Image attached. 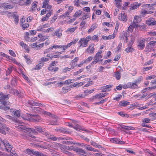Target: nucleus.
Instances as JSON below:
<instances>
[{
  "instance_id": "nucleus-1",
  "label": "nucleus",
  "mask_w": 156,
  "mask_h": 156,
  "mask_svg": "<svg viewBox=\"0 0 156 156\" xmlns=\"http://www.w3.org/2000/svg\"><path fill=\"white\" fill-rule=\"evenodd\" d=\"M20 127L21 129V131L23 132L21 134L23 136L24 138H26L27 136H30V133L31 132L34 133H38L39 132L45 136L46 135L45 133L48 132L45 130L44 128L42 129L40 126L36 127L35 129L29 128L23 125H21Z\"/></svg>"
},
{
  "instance_id": "nucleus-2",
  "label": "nucleus",
  "mask_w": 156,
  "mask_h": 156,
  "mask_svg": "<svg viewBox=\"0 0 156 156\" xmlns=\"http://www.w3.org/2000/svg\"><path fill=\"white\" fill-rule=\"evenodd\" d=\"M25 120H27L31 122H39L41 120V117L39 115L30 114L22 117Z\"/></svg>"
},
{
  "instance_id": "nucleus-3",
  "label": "nucleus",
  "mask_w": 156,
  "mask_h": 156,
  "mask_svg": "<svg viewBox=\"0 0 156 156\" xmlns=\"http://www.w3.org/2000/svg\"><path fill=\"white\" fill-rule=\"evenodd\" d=\"M9 98L8 95H4L2 93H0V102L4 105V109L6 110L10 108L9 105V103L5 101V100L8 99Z\"/></svg>"
},
{
  "instance_id": "nucleus-4",
  "label": "nucleus",
  "mask_w": 156,
  "mask_h": 156,
  "mask_svg": "<svg viewBox=\"0 0 156 156\" xmlns=\"http://www.w3.org/2000/svg\"><path fill=\"white\" fill-rule=\"evenodd\" d=\"M0 149L9 152L12 150V146L9 144L8 141L4 140L0 143Z\"/></svg>"
},
{
  "instance_id": "nucleus-5",
  "label": "nucleus",
  "mask_w": 156,
  "mask_h": 156,
  "mask_svg": "<svg viewBox=\"0 0 156 156\" xmlns=\"http://www.w3.org/2000/svg\"><path fill=\"white\" fill-rule=\"evenodd\" d=\"M102 52V51L99 50L96 54L94 57V61L92 62V64H95L97 62L102 61L103 60V59H101L103 57L102 55H101Z\"/></svg>"
},
{
  "instance_id": "nucleus-6",
  "label": "nucleus",
  "mask_w": 156,
  "mask_h": 156,
  "mask_svg": "<svg viewBox=\"0 0 156 156\" xmlns=\"http://www.w3.org/2000/svg\"><path fill=\"white\" fill-rule=\"evenodd\" d=\"M15 4V2L12 1H9L8 2L2 3L1 6L6 9H10L13 8Z\"/></svg>"
},
{
  "instance_id": "nucleus-7",
  "label": "nucleus",
  "mask_w": 156,
  "mask_h": 156,
  "mask_svg": "<svg viewBox=\"0 0 156 156\" xmlns=\"http://www.w3.org/2000/svg\"><path fill=\"white\" fill-rule=\"evenodd\" d=\"M5 117L6 118L9 119L10 120V122L11 123L18 124L19 126H19V127L20 128V127H21V126L22 125V122L19 121V120H17L16 119H15L14 118H13L12 117L9 115H5Z\"/></svg>"
},
{
  "instance_id": "nucleus-8",
  "label": "nucleus",
  "mask_w": 156,
  "mask_h": 156,
  "mask_svg": "<svg viewBox=\"0 0 156 156\" xmlns=\"http://www.w3.org/2000/svg\"><path fill=\"white\" fill-rule=\"evenodd\" d=\"M88 42V40L87 38H81L78 42L80 44L79 48L81 47H86L87 46Z\"/></svg>"
},
{
  "instance_id": "nucleus-9",
  "label": "nucleus",
  "mask_w": 156,
  "mask_h": 156,
  "mask_svg": "<svg viewBox=\"0 0 156 156\" xmlns=\"http://www.w3.org/2000/svg\"><path fill=\"white\" fill-rule=\"evenodd\" d=\"M145 40L144 38L141 39L138 41L137 47L139 49L142 50L145 46Z\"/></svg>"
},
{
  "instance_id": "nucleus-10",
  "label": "nucleus",
  "mask_w": 156,
  "mask_h": 156,
  "mask_svg": "<svg viewBox=\"0 0 156 156\" xmlns=\"http://www.w3.org/2000/svg\"><path fill=\"white\" fill-rule=\"evenodd\" d=\"M107 93H100L94 96L92 99H97L98 101H99L101 98L105 97L107 95Z\"/></svg>"
},
{
  "instance_id": "nucleus-11",
  "label": "nucleus",
  "mask_w": 156,
  "mask_h": 156,
  "mask_svg": "<svg viewBox=\"0 0 156 156\" xmlns=\"http://www.w3.org/2000/svg\"><path fill=\"white\" fill-rule=\"evenodd\" d=\"M137 87L135 83H128L124 85L123 88L124 89L130 88L132 89H135Z\"/></svg>"
},
{
  "instance_id": "nucleus-12",
  "label": "nucleus",
  "mask_w": 156,
  "mask_h": 156,
  "mask_svg": "<svg viewBox=\"0 0 156 156\" xmlns=\"http://www.w3.org/2000/svg\"><path fill=\"white\" fill-rule=\"evenodd\" d=\"M94 47V44H91L89 45L85 51V52L88 53L90 55L93 53L95 49Z\"/></svg>"
},
{
  "instance_id": "nucleus-13",
  "label": "nucleus",
  "mask_w": 156,
  "mask_h": 156,
  "mask_svg": "<svg viewBox=\"0 0 156 156\" xmlns=\"http://www.w3.org/2000/svg\"><path fill=\"white\" fill-rule=\"evenodd\" d=\"M9 129V128L7 127L5 125L1 124L0 126V133L3 134H5L6 132L5 130L7 131H8Z\"/></svg>"
},
{
  "instance_id": "nucleus-14",
  "label": "nucleus",
  "mask_w": 156,
  "mask_h": 156,
  "mask_svg": "<svg viewBox=\"0 0 156 156\" xmlns=\"http://www.w3.org/2000/svg\"><path fill=\"white\" fill-rule=\"evenodd\" d=\"M62 30L59 29L55 31L52 34V35L53 36H56L58 38H60L62 35Z\"/></svg>"
},
{
  "instance_id": "nucleus-15",
  "label": "nucleus",
  "mask_w": 156,
  "mask_h": 156,
  "mask_svg": "<svg viewBox=\"0 0 156 156\" xmlns=\"http://www.w3.org/2000/svg\"><path fill=\"white\" fill-rule=\"evenodd\" d=\"M146 24L149 26H153L156 24V21L153 18H149L146 20Z\"/></svg>"
},
{
  "instance_id": "nucleus-16",
  "label": "nucleus",
  "mask_w": 156,
  "mask_h": 156,
  "mask_svg": "<svg viewBox=\"0 0 156 156\" xmlns=\"http://www.w3.org/2000/svg\"><path fill=\"white\" fill-rule=\"evenodd\" d=\"M118 18L120 20L124 22H126L127 20L126 15L124 12H122L119 15Z\"/></svg>"
},
{
  "instance_id": "nucleus-17",
  "label": "nucleus",
  "mask_w": 156,
  "mask_h": 156,
  "mask_svg": "<svg viewBox=\"0 0 156 156\" xmlns=\"http://www.w3.org/2000/svg\"><path fill=\"white\" fill-rule=\"evenodd\" d=\"M98 25L96 23H93L90 26V28L87 31V32L89 33H90L92 32L94 30H95L98 27Z\"/></svg>"
},
{
  "instance_id": "nucleus-18",
  "label": "nucleus",
  "mask_w": 156,
  "mask_h": 156,
  "mask_svg": "<svg viewBox=\"0 0 156 156\" xmlns=\"http://www.w3.org/2000/svg\"><path fill=\"white\" fill-rule=\"evenodd\" d=\"M141 3H138L137 2L132 4L131 5L130 9L134 10L138 8L141 5Z\"/></svg>"
},
{
  "instance_id": "nucleus-19",
  "label": "nucleus",
  "mask_w": 156,
  "mask_h": 156,
  "mask_svg": "<svg viewBox=\"0 0 156 156\" xmlns=\"http://www.w3.org/2000/svg\"><path fill=\"white\" fill-rule=\"evenodd\" d=\"M28 103L31 105L33 106H40L41 105V103H38L32 100H29Z\"/></svg>"
},
{
  "instance_id": "nucleus-20",
  "label": "nucleus",
  "mask_w": 156,
  "mask_h": 156,
  "mask_svg": "<svg viewBox=\"0 0 156 156\" xmlns=\"http://www.w3.org/2000/svg\"><path fill=\"white\" fill-rule=\"evenodd\" d=\"M110 141L111 142L114 143H117L120 144H123L124 143L123 141L120 140L118 139L113 138L111 139Z\"/></svg>"
},
{
  "instance_id": "nucleus-21",
  "label": "nucleus",
  "mask_w": 156,
  "mask_h": 156,
  "mask_svg": "<svg viewBox=\"0 0 156 156\" xmlns=\"http://www.w3.org/2000/svg\"><path fill=\"white\" fill-rule=\"evenodd\" d=\"M10 112L11 114L14 116L18 117L20 116V111L19 110H13Z\"/></svg>"
},
{
  "instance_id": "nucleus-22",
  "label": "nucleus",
  "mask_w": 156,
  "mask_h": 156,
  "mask_svg": "<svg viewBox=\"0 0 156 156\" xmlns=\"http://www.w3.org/2000/svg\"><path fill=\"white\" fill-rule=\"evenodd\" d=\"M49 27V24H44L43 25H40L39 26L37 29L38 31H42L44 30V28H47Z\"/></svg>"
},
{
  "instance_id": "nucleus-23",
  "label": "nucleus",
  "mask_w": 156,
  "mask_h": 156,
  "mask_svg": "<svg viewBox=\"0 0 156 156\" xmlns=\"http://www.w3.org/2000/svg\"><path fill=\"white\" fill-rule=\"evenodd\" d=\"M46 135L45 136L47 137L48 138L51 139V140L56 141L57 140V138L55 136H54L53 135H52L50 134L48 132L45 133Z\"/></svg>"
},
{
  "instance_id": "nucleus-24",
  "label": "nucleus",
  "mask_w": 156,
  "mask_h": 156,
  "mask_svg": "<svg viewBox=\"0 0 156 156\" xmlns=\"http://www.w3.org/2000/svg\"><path fill=\"white\" fill-rule=\"evenodd\" d=\"M77 29L76 27L72 28H68L66 31V33L72 34Z\"/></svg>"
},
{
  "instance_id": "nucleus-25",
  "label": "nucleus",
  "mask_w": 156,
  "mask_h": 156,
  "mask_svg": "<svg viewBox=\"0 0 156 156\" xmlns=\"http://www.w3.org/2000/svg\"><path fill=\"white\" fill-rule=\"evenodd\" d=\"M74 151L80 153L82 154H86V152L83 149L78 147H76L74 149Z\"/></svg>"
},
{
  "instance_id": "nucleus-26",
  "label": "nucleus",
  "mask_w": 156,
  "mask_h": 156,
  "mask_svg": "<svg viewBox=\"0 0 156 156\" xmlns=\"http://www.w3.org/2000/svg\"><path fill=\"white\" fill-rule=\"evenodd\" d=\"M152 47L148 43L146 45V47L144 50L146 52H151L152 50Z\"/></svg>"
},
{
  "instance_id": "nucleus-27",
  "label": "nucleus",
  "mask_w": 156,
  "mask_h": 156,
  "mask_svg": "<svg viewBox=\"0 0 156 156\" xmlns=\"http://www.w3.org/2000/svg\"><path fill=\"white\" fill-rule=\"evenodd\" d=\"M114 77L116 78L117 80H119L121 77V73L119 71H117L114 73Z\"/></svg>"
},
{
  "instance_id": "nucleus-28",
  "label": "nucleus",
  "mask_w": 156,
  "mask_h": 156,
  "mask_svg": "<svg viewBox=\"0 0 156 156\" xmlns=\"http://www.w3.org/2000/svg\"><path fill=\"white\" fill-rule=\"evenodd\" d=\"M141 21L140 18L138 16H135L134 18L133 23H137L140 22Z\"/></svg>"
},
{
  "instance_id": "nucleus-29",
  "label": "nucleus",
  "mask_w": 156,
  "mask_h": 156,
  "mask_svg": "<svg viewBox=\"0 0 156 156\" xmlns=\"http://www.w3.org/2000/svg\"><path fill=\"white\" fill-rule=\"evenodd\" d=\"M64 45H56L55 44H54L51 47L52 48V49H53V48H54L55 49H56L58 48H62V49L63 51L65 50V48L64 49Z\"/></svg>"
},
{
  "instance_id": "nucleus-30",
  "label": "nucleus",
  "mask_w": 156,
  "mask_h": 156,
  "mask_svg": "<svg viewBox=\"0 0 156 156\" xmlns=\"http://www.w3.org/2000/svg\"><path fill=\"white\" fill-rule=\"evenodd\" d=\"M82 13V11L80 10H78L76 11L73 15L74 17H75L76 18V17H78L80 16Z\"/></svg>"
},
{
  "instance_id": "nucleus-31",
  "label": "nucleus",
  "mask_w": 156,
  "mask_h": 156,
  "mask_svg": "<svg viewBox=\"0 0 156 156\" xmlns=\"http://www.w3.org/2000/svg\"><path fill=\"white\" fill-rule=\"evenodd\" d=\"M44 64L43 63H40L35 66L33 70H39L43 66Z\"/></svg>"
},
{
  "instance_id": "nucleus-32",
  "label": "nucleus",
  "mask_w": 156,
  "mask_h": 156,
  "mask_svg": "<svg viewBox=\"0 0 156 156\" xmlns=\"http://www.w3.org/2000/svg\"><path fill=\"white\" fill-rule=\"evenodd\" d=\"M37 3V2H35L32 3V6L30 8V9L31 11H34L36 10L37 7V5L36 3Z\"/></svg>"
},
{
  "instance_id": "nucleus-33",
  "label": "nucleus",
  "mask_w": 156,
  "mask_h": 156,
  "mask_svg": "<svg viewBox=\"0 0 156 156\" xmlns=\"http://www.w3.org/2000/svg\"><path fill=\"white\" fill-rule=\"evenodd\" d=\"M79 58L78 57H75L73 60H72L71 62L70 65L72 66L74 68L75 66V62H77L79 60Z\"/></svg>"
},
{
  "instance_id": "nucleus-34",
  "label": "nucleus",
  "mask_w": 156,
  "mask_h": 156,
  "mask_svg": "<svg viewBox=\"0 0 156 156\" xmlns=\"http://www.w3.org/2000/svg\"><path fill=\"white\" fill-rule=\"evenodd\" d=\"M142 80V78L141 77H140L139 78H138V79L136 80H135L133 83H135V84L137 87L136 88H135V89H137L138 88V86L137 85V84L139 83H140V82Z\"/></svg>"
},
{
  "instance_id": "nucleus-35",
  "label": "nucleus",
  "mask_w": 156,
  "mask_h": 156,
  "mask_svg": "<svg viewBox=\"0 0 156 156\" xmlns=\"http://www.w3.org/2000/svg\"><path fill=\"white\" fill-rule=\"evenodd\" d=\"M120 105L123 106H126L127 105H129V102L127 101H122L119 103Z\"/></svg>"
},
{
  "instance_id": "nucleus-36",
  "label": "nucleus",
  "mask_w": 156,
  "mask_h": 156,
  "mask_svg": "<svg viewBox=\"0 0 156 156\" xmlns=\"http://www.w3.org/2000/svg\"><path fill=\"white\" fill-rule=\"evenodd\" d=\"M74 68L72 66V65H71V67L70 68L67 67L64 68L62 70V72L63 73H66L67 71H69L72 69H73Z\"/></svg>"
},
{
  "instance_id": "nucleus-37",
  "label": "nucleus",
  "mask_w": 156,
  "mask_h": 156,
  "mask_svg": "<svg viewBox=\"0 0 156 156\" xmlns=\"http://www.w3.org/2000/svg\"><path fill=\"white\" fill-rule=\"evenodd\" d=\"M134 50L133 48L131 46H128V47L125 49V51L127 53L131 52Z\"/></svg>"
},
{
  "instance_id": "nucleus-38",
  "label": "nucleus",
  "mask_w": 156,
  "mask_h": 156,
  "mask_svg": "<svg viewBox=\"0 0 156 156\" xmlns=\"http://www.w3.org/2000/svg\"><path fill=\"white\" fill-rule=\"evenodd\" d=\"M42 114L45 115H48L49 116L51 117H54L56 118V116H55V115L51 114L50 113L45 111H43Z\"/></svg>"
},
{
  "instance_id": "nucleus-39",
  "label": "nucleus",
  "mask_w": 156,
  "mask_h": 156,
  "mask_svg": "<svg viewBox=\"0 0 156 156\" xmlns=\"http://www.w3.org/2000/svg\"><path fill=\"white\" fill-rule=\"evenodd\" d=\"M111 86L110 85H106L103 87V92H106L107 91H108L110 90L109 89V88L111 87Z\"/></svg>"
},
{
  "instance_id": "nucleus-40",
  "label": "nucleus",
  "mask_w": 156,
  "mask_h": 156,
  "mask_svg": "<svg viewBox=\"0 0 156 156\" xmlns=\"http://www.w3.org/2000/svg\"><path fill=\"white\" fill-rule=\"evenodd\" d=\"M55 116H56V118L54 117H52L53 119L52 120L51 122H50V124H56L57 123V117L55 115Z\"/></svg>"
},
{
  "instance_id": "nucleus-41",
  "label": "nucleus",
  "mask_w": 156,
  "mask_h": 156,
  "mask_svg": "<svg viewBox=\"0 0 156 156\" xmlns=\"http://www.w3.org/2000/svg\"><path fill=\"white\" fill-rule=\"evenodd\" d=\"M130 37L131 38L130 41L129 42L128 46L132 47V45L133 44L135 40V38L133 36Z\"/></svg>"
},
{
  "instance_id": "nucleus-42",
  "label": "nucleus",
  "mask_w": 156,
  "mask_h": 156,
  "mask_svg": "<svg viewBox=\"0 0 156 156\" xmlns=\"http://www.w3.org/2000/svg\"><path fill=\"white\" fill-rule=\"evenodd\" d=\"M153 12L149 11H146V10H143L140 11V14L143 15H145L147 14H150L152 13Z\"/></svg>"
},
{
  "instance_id": "nucleus-43",
  "label": "nucleus",
  "mask_w": 156,
  "mask_h": 156,
  "mask_svg": "<svg viewBox=\"0 0 156 156\" xmlns=\"http://www.w3.org/2000/svg\"><path fill=\"white\" fill-rule=\"evenodd\" d=\"M74 129H76L77 130H78V129L81 130L83 131H87L86 129L84 128H82L81 126H80L78 125L77 124L76 126L75 127H73Z\"/></svg>"
},
{
  "instance_id": "nucleus-44",
  "label": "nucleus",
  "mask_w": 156,
  "mask_h": 156,
  "mask_svg": "<svg viewBox=\"0 0 156 156\" xmlns=\"http://www.w3.org/2000/svg\"><path fill=\"white\" fill-rule=\"evenodd\" d=\"M24 58L26 60V62L28 64L32 62V60L30 59V57L28 55H25L24 56Z\"/></svg>"
},
{
  "instance_id": "nucleus-45",
  "label": "nucleus",
  "mask_w": 156,
  "mask_h": 156,
  "mask_svg": "<svg viewBox=\"0 0 156 156\" xmlns=\"http://www.w3.org/2000/svg\"><path fill=\"white\" fill-rule=\"evenodd\" d=\"M85 96H86L85 94L84 95L82 94H79L78 95L76 96L75 97V98L77 99L82 98H84Z\"/></svg>"
},
{
  "instance_id": "nucleus-46",
  "label": "nucleus",
  "mask_w": 156,
  "mask_h": 156,
  "mask_svg": "<svg viewBox=\"0 0 156 156\" xmlns=\"http://www.w3.org/2000/svg\"><path fill=\"white\" fill-rule=\"evenodd\" d=\"M49 1L50 0H44V1L43 3V5L42 7L43 8H46L47 5L48 4Z\"/></svg>"
},
{
  "instance_id": "nucleus-47",
  "label": "nucleus",
  "mask_w": 156,
  "mask_h": 156,
  "mask_svg": "<svg viewBox=\"0 0 156 156\" xmlns=\"http://www.w3.org/2000/svg\"><path fill=\"white\" fill-rule=\"evenodd\" d=\"M54 29V28H53L50 27L47 29L44 30L43 31V32L46 33H49L53 31Z\"/></svg>"
},
{
  "instance_id": "nucleus-48",
  "label": "nucleus",
  "mask_w": 156,
  "mask_h": 156,
  "mask_svg": "<svg viewBox=\"0 0 156 156\" xmlns=\"http://www.w3.org/2000/svg\"><path fill=\"white\" fill-rule=\"evenodd\" d=\"M75 44L73 42V41H72V42L69 43L68 44L66 45H64V49L65 48V50H66L67 48L69 47H70L72 44Z\"/></svg>"
},
{
  "instance_id": "nucleus-49",
  "label": "nucleus",
  "mask_w": 156,
  "mask_h": 156,
  "mask_svg": "<svg viewBox=\"0 0 156 156\" xmlns=\"http://www.w3.org/2000/svg\"><path fill=\"white\" fill-rule=\"evenodd\" d=\"M11 93L12 94H13L18 96L20 94L18 91L17 90L14 89H12L11 91Z\"/></svg>"
},
{
  "instance_id": "nucleus-50",
  "label": "nucleus",
  "mask_w": 156,
  "mask_h": 156,
  "mask_svg": "<svg viewBox=\"0 0 156 156\" xmlns=\"http://www.w3.org/2000/svg\"><path fill=\"white\" fill-rule=\"evenodd\" d=\"M83 83L82 82H80V83H75L73 84V86L74 87H76L77 86L79 87L83 85Z\"/></svg>"
},
{
  "instance_id": "nucleus-51",
  "label": "nucleus",
  "mask_w": 156,
  "mask_h": 156,
  "mask_svg": "<svg viewBox=\"0 0 156 156\" xmlns=\"http://www.w3.org/2000/svg\"><path fill=\"white\" fill-rule=\"evenodd\" d=\"M90 144L91 145L95 147L98 148H100L101 147V146L100 145H98L95 142H94L93 141H91L90 142Z\"/></svg>"
},
{
  "instance_id": "nucleus-52",
  "label": "nucleus",
  "mask_w": 156,
  "mask_h": 156,
  "mask_svg": "<svg viewBox=\"0 0 156 156\" xmlns=\"http://www.w3.org/2000/svg\"><path fill=\"white\" fill-rule=\"evenodd\" d=\"M147 34L150 36H153L156 37V31H152L147 32Z\"/></svg>"
},
{
  "instance_id": "nucleus-53",
  "label": "nucleus",
  "mask_w": 156,
  "mask_h": 156,
  "mask_svg": "<svg viewBox=\"0 0 156 156\" xmlns=\"http://www.w3.org/2000/svg\"><path fill=\"white\" fill-rule=\"evenodd\" d=\"M13 18L14 19V21L16 24H17L18 23L19 21V16H18L15 15V14H14L13 15Z\"/></svg>"
},
{
  "instance_id": "nucleus-54",
  "label": "nucleus",
  "mask_w": 156,
  "mask_h": 156,
  "mask_svg": "<svg viewBox=\"0 0 156 156\" xmlns=\"http://www.w3.org/2000/svg\"><path fill=\"white\" fill-rule=\"evenodd\" d=\"M93 57L91 56H89L88 58H87L86 59L84 60L85 63H88L90 62L92 59Z\"/></svg>"
},
{
  "instance_id": "nucleus-55",
  "label": "nucleus",
  "mask_w": 156,
  "mask_h": 156,
  "mask_svg": "<svg viewBox=\"0 0 156 156\" xmlns=\"http://www.w3.org/2000/svg\"><path fill=\"white\" fill-rule=\"evenodd\" d=\"M107 100V98H105L104 99H103L99 102H96L95 103V105H99V104H102L104 102H106Z\"/></svg>"
},
{
  "instance_id": "nucleus-56",
  "label": "nucleus",
  "mask_w": 156,
  "mask_h": 156,
  "mask_svg": "<svg viewBox=\"0 0 156 156\" xmlns=\"http://www.w3.org/2000/svg\"><path fill=\"white\" fill-rule=\"evenodd\" d=\"M94 90L93 89L90 90H87L84 91V93L86 95V94H88L92 93L94 91Z\"/></svg>"
},
{
  "instance_id": "nucleus-57",
  "label": "nucleus",
  "mask_w": 156,
  "mask_h": 156,
  "mask_svg": "<svg viewBox=\"0 0 156 156\" xmlns=\"http://www.w3.org/2000/svg\"><path fill=\"white\" fill-rule=\"evenodd\" d=\"M122 47V44L121 43H119L117 47L115 49V51L116 52L119 51L121 48Z\"/></svg>"
},
{
  "instance_id": "nucleus-58",
  "label": "nucleus",
  "mask_w": 156,
  "mask_h": 156,
  "mask_svg": "<svg viewBox=\"0 0 156 156\" xmlns=\"http://www.w3.org/2000/svg\"><path fill=\"white\" fill-rule=\"evenodd\" d=\"M149 45H150L152 47H153L154 46L156 45V41H150V42L148 43Z\"/></svg>"
},
{
  "instance_id": "nucleus-59",
  "label": "nucleus",
  "mask_w": 156,
  "mask_h": 156,
  "mask_svg": "<svg viewBox=\"0 0 156 156\" xmlns=\"http://www.w3.org/2000/svg\"><path fill=\"white\" fill-rule=\"evenodd\" d=\"M52 50V48L51 47L45 50L44 51V54L48 53L50 52Z\"/></svg>"
},
{
  "instance_id": "nucleus-60",
  "label": "nucleus",
  "mask_w": 156,
  "mask_h": 156,
  "mask_svg": "<svg viewBox=\"0 0 156 156\" xmlns=\"http://www.w3.org/2000/svg\"><path fill=\"white\" fill-rule=\"evenodd\" d=\"M83 13H84V15L81 18V19L84 20L89 17V16L88 14H85V13H84V12H83Z\"/></svg>"
},
{
  "instance_id": "nucleus-61",
  "label": "nucleus",
  "mask_w": 156,
  "mask_h": 156,
  "mask_svg": "<svg viewBox=\"0 0 156 156\" xmlns=\"http://www.w3.org/2000/svg\"><path fill=\"white\" fill-rule=\"evenodd\" d=\"M69 13L67 11L63 15H61L60 16V18L61 19H63V17H65L66 16H68Z\"/></svg>"
},
{
  "instance_id": "nucleus-62",
  "label": "nucleus",
  "mask_w": 156,
  "mask_h": 156,
  "mask_svg": "<svg viewBox=\"0 0 156 156\" xmlns=\"http://www.w3.org/2000/svg\"><path fill=\"white\" fill-rule=\"evenodd\" d=\"M26 152L28 154L32 155L34 154V151H33L30 150V149H27L26 150Z\"/></svg>"
},
{
  "instance_id": "nucleus-63",
  "label": "nucleus",
  "mask_w": 156,
  "mask_h": 156,
  "mask_svg": "<svg viewBox=\"0 0 156 156\" xmlns=\"http://www.w3.org/2000/svg\"><path fill=\"white\" fill-rule=\"evenodd\" d=\"M139 28V29L141 30H145L146 29V26L144 24H143L141 25H140Z\"/></svg>"
},
{
  "instance_id": "nucleus-64",
  "label": "nucleus",
  "mask_w": 156,
  "mask_h": 156,
  "mask_svg": "<svg viewBox=\"0 0 156 156\" xmlns=\"http://www.w3.org/2000/svg\"><path fill=\"white\" fill-rule=\"evenodd\" d=\"M153 62V61L152 60H151L147 62H145L144 63V66H146L147 65H149Z\"/></svg>"
}]
</instances>
